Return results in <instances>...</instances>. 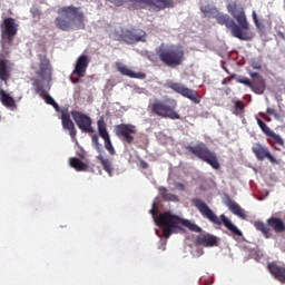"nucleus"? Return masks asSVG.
Returning <instances> with one entry per match:
<instances>
[{
    "label": "nucleus",
    "mask_w": 285,
    "mask_h": 285,
    "mask_svg": "<svg viewBox=\"0 0 285 285\" xmlns=\"http://www.w3.org/2000/svg\"><path fill=\"white\" fill-rule=\"evenodd\" d=\"M58 14L55 19L56 27L62 32H70L72 28L76 30H86V16L81 11V7H61L58 9Z\"/></svg>",
    "instance_id": "nucleus-1"
},
{
    "label": "nucleus",
    "mask_w": 285,
    "mask_h": 285,
    "mask_svg": "<svg viewBox=\"0 0 285 285\" xmlns=\"http://www.w3.org/2000/svg\"><path fill=\"white\" fill-rule=\"evenodd\" d=\"M156 224L163 228V237L165 239H168L173 235L175 228H179V224L191 230V233H202V227L197 224L188 219H181L179 216L170 214V212L160 214L156 219Z\"/></svg>",
    "instance_id": "nucleus-2"
},
{
    "label": "nucleus",
    "mask_w": 285,
    "mask_h": 285,
    "mask_svg": "<svg viewBox=\"0 0 285 285\" xmlns=\"http://www.w3.org/2000/svg\"><path fill=\"white\" fill-rule=\"evenodd\" d=\"M191 204L195 206V208H197L200 215L205 217V219H209L212 224H216V226H222V224H224L226 229L230 230L233 235H236V237H242V230H239V228H237V226H235V224H233V222H230L226 215L223 214L220 215V218L217 217L215 212H213V209H210V207H208V205L199 198H193Z\"/></svg>",
    "instance_id": "nucleus-3"
},
{
    "label": "nucleus",
    "mask_w": 285,
    "mask_h": 285,
    "mask_svg": "<svg viewBox=\"0 0 285 285\" xmlns=\"http://www.w3.org/2000/svg\"><path fill=\"white\" fill-rule=\"evenodd\" d=\"M156 55L168 68H177V66H181L186 60V52L184 51V47L181 45L166 46L161 43L156 49Z\"/></svg>",
    "instance_id": "nucleus-4"
},
{
    "label": "nucleus",
    "mask_w": 285,
    "mask_h": 285,
    "mask_svg": "<svg viewBox=\"0 0 285 285\" xmlns=\"http://www.w3.org/2000/svg\"><path fill=\"white\" fill-rule=\"evenodd\" d=\"M232 16L238 23L237 24L234 22L233 37H235V39H239V41H252L253 37H255V33H253V30H250V24H248L244 8H234L232 10Z\"/></svg>",
    "instance_id": "nucleus-5"
},
{
    "label": "nucleus",
    "mask_w": 285,
    "mask_h": 285,
    "mask_svg": "<svg viewBox=\"0 0 285 285\" xmlns=\"http://www.w3.org/2000/svg\"><path fill=\"white\" fill-rule=\"evenodd\" d=\"M149 108L154 115L161 117L163 119H181L179 112H177V100L167 98L165 100L156 99Z\"/></svg>",
    "instance_id": "nucleus-6"
},
{
    "label": "nucleus",
    "mask_w": 285,
    "mask_h": 285,
    "mask_svg": "<svg viewBox=\"0 0 285 285\" xmlns=\"http://www.w3.org/2000/svg\"><path fill=\"white\" fill-rule=\"evenodd\" d=\"M185 150L190 153V155H195L202 161H206L214 170H219V160L217 159V155L214 151H210L208 146L204 142H198L196 146H186Z\"/></svg>",
    "instance_id": "nucleus-7"
},
{
    "label": "nucleus",
    "mask_w": 285,
    "mask_h": 285,
    "mask_svg": "<svg viewBox=\"0 0 285 285\" xmlns=\"http://www.w3.org/2000/svg\"><path fill=\"white\" fill-rule=\"evenodd\" d=\"M146 37L144 29H122L117 41H124V43L132 46V43H139V41L146 43Z\"/></svg>",
    "instance_id": "nucleus-8"
},
{
    "label": "nucleus",
    "mask_w": 285,
    "mask_h": 285,
    "mask_svg": "<svg viewBox=\"0 0 285 285\" xmlns=\"http://www.w3.org/2000/svg\"><path fill=\"white\" fill-rule=\"evenodd\" d=\"M167 88H170V90H174V92H177L178 95H181V97L189 99L190 101H193V104L202 102V98L199 97V94L196 90L190 89L181 85L180 82L168 81Z\"/></svg>",
    "instance_id": "nucleus-9"
},
{
    "label": "nucleus",
    "mask_w": 285,
    "mask_h": 285,
    "mask_svg": "<svg viewBox=\"0 0 285 285\" xmlns=\"http://www.w3.org/2000/svg\"><path fill=\"white\" fill-rule=\"evenodd\" d=\"M116 136L121 139L122 144H132L135 141V136L137 135V126L132 124H120L115 127Z\"/></svg>",
    "instance_id": "nucleus-10"
},
{
    "label": "nucleus",
    "mask_w": 285,
    "mask_h": 285,
    "mask_svg": "<svg viewBox=\"0 0 285 285\" xmlns=\"http://www.w3.org/2000/svg\"><path fill=\"white\" fill-rule=\"evenodd\" d=\"M70 115L81 132H95L90 116L77 110H72Z\"/></svg>",
    "instance_id": "nucleus-11"
},
{
    "label": "nucleus",
    "mask_w": 285,
    "mask_h": 285,
    "mask_svg": "<svg viewBox=\"0 0 285 285\" xmlns=\"http://www.w3.org/2000/svg\"><path fill=\"white\" fill-rule=\"evenodd\" d=\"M236 80L237 83H243V86L250 88L252 92H255V95H264L266 91V80H264L263 77H258L253 81L247 77H237Z\"/></svg>",
    "instance_id": "nucleus-12"
},
{
    "label": "nucleus",
    "mask_w": 285,
    "mask_h": 285,
    "mask_svg": "<svg viewBox=\"0 0 285 285\" xmlns=\"http://www.w3.org/2000/svg\"><path fill=\"white\" fill-rule=\"evenodd\" d=\"M17 23L13 18H7L3 20V27L1 28V39L6 43H12L14 37H17Z\"/></svg>",
    "instance_id": "nucleus-13"
},
{
    "label": "nucleus",
    "mask_w": 285,
    "mask_h": 285,
    "mask_svg": "<svg viewBox=\"0 0 285 285\" xmlns=\"http://www.w3.org/2000/svg\"><path fill=\"white\" fill-rule=\"evenodd\" d=\"M252 153H254V155L258 161H264V159H268V161H271V164H279V161H277V158H275V156H273V154L271 153L268 147H266L262 142H255L252 146Z\"/></svg>",
    "instance_id": "nucleus-14"
},
{
    "label": "nucleus",
    "mask_w": 285,
    "mask_h": 285,
    "mask_svg": "<svg viewBox=\"0 0 285 285\" xmlns=\"http://www.w3.org/2000/svg\"><path fill=\"white\" fill-rule=\"evenodd\" d=\"M97 128H98V134L104 139L105 141V148L109 153V155H116L115 147L112 146V140H110V134H108V129L106 127V120L104 118H100L97 121Z\"/></svg>",
    "instance_id": "nucleus-15"
},
{
    "label": "nucleus",
    "mask_w": 285,
    "mask_h": 285,
    "mask_svg": "<svg viewBox=\"0 0 285 285\" xmlns=\"http://www.w3.org/2000/svg\"><path fill=\"white\" fill-rule=\"evenodd\" d=\"M39 60V70L36 71V75L41 79H47L52 73V66L50 65V59L48 56L40 53L38 55Z\"/></svg>",
    "instance_id": "nucleus-16"
},
{
    "label": "nucleus",
    "mask_w": 285,
    "mask_h": 285,
    "mask_svg": "<svg viewBox=\"0 0 285 285\" xmlns=\"http://www.w3.org/2000/svg\"><path fill=\"white\" fill-rule=\"evenodd\" d=\"M195 243L198 246H204L205 248H213L215 246H219V238L215 235L203 233L196 236Z\"/></svg>",
    "instance_id": "nucleus-17"
},
{
    "label": "nucleus",
    "mask_w": 285,
    "mask_h": 285,
    "mask_svg": "<svg viewBox=\"0 0 285 285\" xmlns=\"http://www.w3.org/2000/svg\"><path fill=\"white\" fill-rule=\"evenodd\" d=\"M12 68H14V63L8 59L0 58V81H3L6 86H8L10 77H12Z\"/></svg>",
    "instance_id": "nucleus-18"
},
{
    "label": "nucleus",
    "mask_w": 285,
    "mask_h": 285,
    "mask_svg": "<svg viewBox=\"0 0 285 285\" xmlns=\"http://www.w3.org/2000/svg\"><path fill=\"white\" fill-rule=\"evenodd\" d=\"M61 124L63 130H68L71 139H77V128H75V122L70 118V114L67 111L61 112Z\"/></svg>",
    "instance_id": "nucleus-19"
},
{
    "label": "nucleus",
    "mask_w": 285,
    "mask_h": 285,
    "mask_svg": "<svg viewBox=\"0 0 285 285\" xmlns=\"http://www.w3.org/2000/svg\"><path fill=\"white\" fill-rule=\"evenodd\" d=\"M90 60L87 55H82L78 58L72 75H77L78 77H86V70H88V66Z\"/></svg>",
    "instance_id": "nucleus-20"
},
{
    "label": "nucleus",
    "mask_w": 285,
    "mask_h": 285,
    "mask_svg": "<svg viewBox=\"0 0 285 285\" xmlns=\"http://www.w3.org/2000/svg\"><path fill=\"white\" fill-rule=\"evenodd\" d=\"M116 68L120 75H124V77H129L130 79H146V73L144 72H135L128 68V66L117 62Z\"/></svg>",
    "instance_id": "nucleus-21"
},
{
    "label": "nucleus",
    "mask_w": 285,
    "mask_h": 285,
    "mask_svg": "<svg viewBox=\"0 0 285 285\" xmlns=\"http://www.w3.org/2000/svg\"><path fill=\"white\" fill-rule=\"evenodd\" d=\"M225 206L233 213L234 215H237V217H240V219H246V212L244 208L239 206V204L235 203L233 199H230V196H226L224 199Z\"/></svg>",
    "instance_id": "nucleus-22"
},
{
    "label": "nucleus",
    "mask_w": 285,
    "mask_h": 285,
    "mask_svg": "<svg viewBox=\"0 0 285 285\" xmlns=\"http://www.w3.org/2000/svg\"><path fill=\"white\" fill-rule=\"evenodd\" d=\"M267 268L271 275H273V277H275L277 282H281V284H285V266H279L276 263H269L267 265Z\"/></svg>",
    "instance_id": "nucleus-23"
},
{
    "label": "nucleus",
    "mask_w": 285,
    "mask_h": 285,
    "mask_svg": "<svg viewBox=\"0 0 285 285\" xmlns=\"http://www.w3.org/2000/svg\"><path fill=\"white\" fill-rule=\"evenodd\" d=\"M216 21L220 26H225L226 28H228V30H230L232 36H233V30H235V27H234L235 20L230 16L224 14V13H218L216 16Z\"/></svg>",
    "instance_id": "nucleus-24"
},
{
    "label": "nucleus",
    "mask_w": 285,
    "mask_h": 285,
    "mask_svg": "<svg viewBox=\"0 0 285 285\" xmlns=\"http://www.w3.org/2000/svg\"><path fill=\"white\" fill-rule=\"evenodd\" d=\"M0 101L6 108H17V102L14 101V98L6 92L3 88L0 89Z\"/></svg>",
    "instance_id": "nucleus-25"
},
{
    "label": "nucleus",
    "mask_w": 285,
    "mask_h": 285,
    "mask_svg": "<svg viewBox=\"0 0 285 285\" xmlns=\"http://www.w3.org/2000/svg\"><path fill=\"white\" fill-rule=\"evenodd\" d=\"M267 225L269 228L276 233H284L285 232V225L284 220L282 218L277 217H271L267 219Z\"/></svg>",
    "instance_id": "nucleus-26"
},
{
    "label": "nucleus",
    "mask_w": 285,
    "mask_h": 285,
    "mask_svg": "<svg viewBox=\"0 0 285 285\" xmlns=\"http://www.w3.org/2000/svg\"><path fill=\"white\" fill-rule=\"evenodd\" d=\"M267 137V144H269V146H272V148H274L275 150H279L277 146H284V138H282L279 134L272 131V134Z\"/></svg>",
    "instance_id": "nucleus-27"
},
{
    "label": "nucleus",
    "mask_w": 285,
    "mask_h": 285,
    "mask_svg": "<svg viewBox=\"0 0 285 285\" xmlns=\"http://www.w3.org/2000/svg\"><path fill=\"white\" fill-rule=\"evenodd\" d=\"M69 166H71V168H75V170H77L78 173H86V170H88V164L81 161V159L77 157H72L69 159Z\"/></svg>",
    "instance_id": "nucleus-28"
},
{
    "label": "nucleus",
    "mask_w": 285,
    "mask_h": 285,
    "mask_svg": "<svg viewBox=\"0 0 285 285\" xmlns=\"http://www.w3.org/2000/svg\"><path fill=\"white\" fill-rule=\"evenodd\" d=\"M254 227L256 228V230H259V233H262L265 239H271L272 237L271 228H268V226H266L264 222L262 220L254 222Z\"/></svg>",
    "instance_id": "nucleus-29"
},
{
    "label": "nucleus",
    "mask_w": 285,
    "mask_h": 285,
    "mask_svg": "<svg viewBox=\"0 0 285 285\" xmlns=\"http://www.w3.org/2000/svg\"><path fill=\"white\" fill-rule=\"evenodd\" d=\"M97 159L100 161L104 170L108 173L109 176H112V163L110 161V159L105 158L101 154L97 156Z\"/></svg>",
    "instance_id": "nucleus-30"
},
{
    "label": "nucleus",
    "mask_w": 285,
    "mask_h": 285,
    "mask_svg": "<svg viewBox=\"0 0 285 285\" xmlns=\"http://www.w3.org/2000/svg\"><path fill=\"white\" fill-rule=\"evenodd\" d=\"M160 197L165 202H178V198L175 194L168 193V189L166 187H160L159 188Z\"/></svg>",
    "instance_id": "nucleus-31"
},
{
    "label": "nucleus",
    "mask_w": 285,
    "mask_h": 285,
    "mask_svg": "<svg viewBox=\"0 0 285 285\" xmlns=\"http://www.w3.org/2000/svg\"><path fill=\"white\" fill-rule=\"evenodd\" d=\"M35 91L37 92V95H39V97H41L45 92H48L46 90V87L43 86V82L39 79H33V83H32Z\"/></svg>",
    "instance_id": "nucleus-32"
},
{
    "label": "nucleus",
    "mask_w": 285,
    "mask_h": 285,
    "mask_svg": "<svg viewBox=\"0 0 285 285\" xmlns=\"http://www.w3.org/2000/svg\"><path fill=\"white\" fill-rule=\"evenodd\" d=\"M256 121L262 132H264L266 137H268L273 132V129H271V127H268V125H266V122H264L261 118L256 117Z\"/></svg>",
    "instance_id": "nucleus-33"
},
{
    "label": "nucleus",
    "mask_w": 285,
    "mask_h": 285,
    "mask_svg": "<svg viewBox=\"0 0 285 285\" xmlns=\"http://www.w3.org/2000/svg\"><path fill=\"white\" fill-rule=\"evenodd\" d=\"M158 8L165 10V8H175V0H156Z\"/></svg>",
    "instance_id": "nucleus-34"
},
{
    "label": "nucleus",
    "mask_w": 285,
    "mask_h": 285,
    "mask_svg": "<svg viewBox=\"0 0 285 285\" xmlns=\"http://www.w3.org/2000/svg\"><path fill=\"white\" fill-rule=\"evenodd\" d=\"M42 99H45L46 104H48L49 106H53L57 110V108H59V104H57V101H55V98L50 95H48V91L45 92L42 96H40Z\"/></svg>",
    "instance_id": "nucleus-35"
},
{
    "label": "nucleus",
    "mask_w": 285,
    "mask_h": 285,
    "mask_svg": "<svg viewBox=\"0 0 285 285\" xmlns=\"http://www.w3.org/2000/svg\"><path fill=\"white\" fill-rule=\"evenodd\" d=\"M252 17H253V21H254L256 28H258V29L264 28V18H262V16L258 17L257 12L253 11Z\"/></svg>",
    "instance_id": "nucleus-36"
},
{
    "label": "nucleus",
    "mask_w": 285,
    "mask_h": 285,
    "mask_svg": "<svg viewBox=\"0 0 285 285\" xmlns=\"http://www.w3.org/2000/svg\"><path fill=\"white\" fill-rule=\"evenodd\" d=\"M234 112L236 115H242L244 112V102H242L240 100H237L234 105Z\"/></svg>",
    "instance_id": "nucleus-37"
},
{
    "label": "nucleus",
    "mask_w": 285,
    "mask_h": 285,
    "mask_svg": "<svg viewBox=\"0 0 285 285\" xmlns=\"http://www.w3.org/2000/svg\"><path fill=\"white\" fill-rule=\"evenodd\" d=\"M237 77H243V76H237V73H232L230 77L223 79L222 85L227 86V83H230V81H233V79H235L237 82Z\"/></svg>",
    "instance_id": "nucleus-38"
},
{
    "label": "nucleus",
    "mask_w": 285,
    "mask_h": 285,
    "mask_svg": "<svg viewBox=\"0 0 285 285\" xmlns=\"http://www.w3.org/2000/svg\"><path fill=\"white\" fill-rule=\"evenodd\" d=\"M91 141L96 146V150H98V153H101V144H99V136L98 135H94L91 137Z\"/></svg>",
    "instance_id": "nucleus-39"
},
{
    "label": "nucleus",
    "mask_w": 285,
    "mask_h": 285,
    "mask_svg": "<svg viewBox=\"0 0 285 285\" xmlns=\"http://www.w3.org/2000/svg\"><path fill=\"white\" fill-rule=\"evenodd\" d=\"M250 67L253 68V70H262V61L252 60Z\"/></svg>",
    "instance_id": "nucleus-40"
},
{
    "label": "nucleus",
    "mask_w": 285,
    "mask_h": 285,
    "mask_svg": "<svg viewBox=\"0 0 285 285\" xmlns=\"http://www.w3.org/2000/svg\"><path fill=\"white\" fill-rule=\"evenodd\" d=\"M267 115H272L273 117H275V119H279V114H277V111L273 108H267L266 109Z\"/></svg>",
    "instance_id": "nucleus-41"
},
{
    "label": "nucleus",
    "mask_w": 285,
    "mask_h": 285,
    "mask_svg": "<svg viewBox=\"0 0 285 285\" xmlns=\"http://www.w3.org/2000/svg\"><path fill=\"white\" fill-rule=\"evenodd\" d=\"M200 11L203 12V14H210V12H213V9H210V7L208 6H204L200 7Z\"/></svg>",
    "instance_id": "nucleus-42"
},
{
    "label": "nucleus",
    "mask_w": 285,
    "mask_h": 285,
    "mask_svg": "<svg viewBox=\"0 0 285 285\" xmlns=\"http://www.w3.org/2000/svg\"><path fill=\"white\" fill-rule=\"evenodd\" d=\"M31 14H32V17L39 19V17H41V11L38 8H32L31 9Z\"/></svg>",
    "instance_id": "nucleus-43"
},
{
    "label": "nucleus",
    "mask_w": 285,
    "mask_h": 285,
    "mask_svg": "<svg viewBox=\"0 0 285 285\" xmlns=\"http://www.w3.org/2000/svg\"><path fill=\"white\" fill-rule=\"evenodd\" d=\"M176 188H177L178 190H186V186L184 185V183H177V184H176Z\"/></svg>",
    "instance_id": "nucleus-44"
},
{
    "label": "nucleus",
    "mask_w": 285,
    "mask_h": 285,
    "mask_svg": "<svg viewBox=\"0 0 285 285\" xmlns=\"http://www.w3.org/2000/svg\"><path fill=\"white\" fill-rule=\"evenodd\" d=\"M249 75L253 79H259L262 77L258 72H249Z\"/></svg>",
    "instance_id": "nucleus-45"
},
{
    "label": "nucleus",
    "mask_w": 285,
    "mask_h": 285,
    "mask_svg": "<svg viewBox=\"0 0 285 285\" xmlns=\"http://www.w3.org/2000/svg\"><path fill=\"white\" fill-rule=\"evenodd\" d=\"M70 81H71V83H79L80 79L71 77Z\"/></svg>",
    "instance_id": "nucleus-46"
},
{
    "label": "nucleus",
    "mask_w": 285,
    "mask_h": 285,
    "mask_svg": "<svg viewBox=\"0 0 285 285\" xmlns=\"http://www.w3.org/2000/svg\"><path fill=\"white\" fill-rule=\"evenodd\" d=\"M261 116H262L263 119H265L266 121H271V118H268V116H266V114L261 112Z\"/></svg>",
    "instance_id": "nucleus-47"
},
{
    "label": "nucleus",
    "mask_w": 285,
    "mask_h": 285,
    "mask_svg": "<svg viewBox=\"0 0 285 285\" xmlns=\"http://www.w3.org/2000/svg\"><path fill=\"white\" fill-rule=\"evenodd\" d=\"M225 72H227V75H230V71H228V68L224 67Z\"/></svg>",
    "instance_id": "nucleus-48"
},
{
    "label": "nucleus",
    "mask_w": 285,
    "mask_h": 285,
    "mask_svg": "<svg viewBox=\"0 0 285 285\" xmlns=\"http://www.w3.org/2000/svg\"><path fill=\"white\" fill-rule=\"evenodd\" d=\"M151 215H155V208L150 209L149 212Z\"/></svg>",
    "instance_id": "nucleus-49"
},
{
    "label": "nucleus",
    "mask_w": 285,
    "mask_h": 285,
    "mask_svg": "<svg viewBox=\"0 0 285 285\" xmlns=\"http://www.w3.org/2000/svg\"><path fill=\"white\" fill-rule=\"evenodd\" d=\"M281 37H282V39H285V37H284V35H283V33H281Z\"/></svg>",
    "instance_id": "nucleus-50"
},
{
    "label": "nucleus",
    "mask_w": 285,
    "mask_h": 285,
    "mask_svg": "<svg viewBox=\"0 0 285 285\" xmlns=\"http://www.w3.org/2000/svg\"><path fill=\"white\" fill-rule=\"evenodd\" d=\"M32 69H33V70H36V69H37V67L32 66Z\"/></svg>",
    "instance_id": "nucleus-51"
},
{
    "label": "nucleus",
    "mask_w": 285,
    "mask_h": 285,
    "mask_svg": "<svg viewBox=\"0 0 285 285\" xmlns=\"http://www.w3.org/2000/svg\"><path fill=\"white\" fill-rule=\"evenodd\" d=\"M148 3L153 4V1H148Z\"/></svg>",
    "instance_id": "nucleus-52"
},
{
    "label": "nucleus",
    "mask_w": 285,
    "mask_h": 285,
    "mask_svg": "<svg viewBox=\"0 0 285 285\" xmlns=\"http://www.w3.org/2000/svg\"><path fill=\"white\" fill-rule=\"evenodd\" d=\"M147 167H148V165H145V166H144V168H147Z\"/></svg>",
    "instance_id": "nucleus-53"
},
{
    "label": "nucleus",
    "mask_w": 285,
    "mask_h": 285,
    "mask_svg": "<svg viewBox=\"0 0 285 285\" xmlns=\"http://www.w3.org/2000/svg\"><path fill=\"white\" fill-rule=\"evenodd\" d=\"M157 235H159V230H156Z\"/></svg>",
    "instance_id": "nucleus-54"
}]
</instances>
